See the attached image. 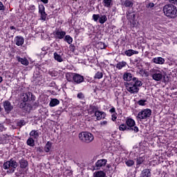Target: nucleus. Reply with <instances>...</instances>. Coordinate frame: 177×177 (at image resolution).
<instances>
[{
	"instance_id": "nucleus-29",
	"label": "nucleus",
	"mask_w": 177,
	"mask_h": 177,
	"mask_svg": "<svg viewBox=\"0 0 177 177\" xmlns=\"http://www.w3.org/2000/svg\"><path fill=\"white\" fill-rule=\"evenodd\" d=\"M145 161V158L144 157H138L137 158L136 160V168H139L140 167V165Z\"/></svg>"
},
{
	"instance_id": "nucleus-20",
	"label": "nucleus",
	"mask_w": 177,
	"mask_h": 177,
	"mask_svg": "<svg viewBox=\"0 0 177 177\" xmlns=\"http://www.w3.org/2000/svg\"><path fill=\"white\" fill-rule=\"evenodd\" d=\"M17 62H19V63H21L24 66H28V64H30V62L26 58H21L20 57H17Z\"/></svg>"
},
{
	"instance_id": "nucleus-5",
	"label": "nucleus",
	"mask_w": 177,
	"mask_h": 177,
	"mask_svg": "<svg viewBox=\"0 0 177 177\" xmlns=\"http://www.w3.org/2000/svg\"><path fill=\"white\" fill-rule=\"evenodd\" d=\"M136 124V123L135 122V120L133 119L127 118L126 120V125L130 131H134V132H139V128L135 126Z\"/></svg>"
},
{
	"instance_id": "nucleus-15",
	"label": "nucleus",
	"mask_w": 177,
	"mask_h": 177,
	"mask_svg": "<svg viewBox=\"0 0 177 177\" xmlns=\"http://www.w3.org/2000/svg\"><path fill=\"white\" fill-rule=\"evenodd\" d=\"M106 164H107L106 159H100V160H98L95 162V165H96L97 168H100L102 167H104Z\"/></svg>"
},
{
	"instance_id": "nucleus-50",
	"label": "nucleus",
	"mask_w": 177,
	"mask_h": 177,
	"mask_svg": "<svg viewBox=\"0 0 177 177\" xmlns=\"http://www.w3.org/2000/svg\"><path fill=\"white\" fill-rule=\"evenodd\" d=\"M0 131L1 132L5 131V126H3V124H0Z\"/></svg>"
},
{
	"instance_id": "nucleus-23",
	"label": "nucleus",
	"mask_w": 177,
	"mask_h": 177,
	"mask_svg": "<svg viewBox=\"0 0 177 177\" xmlns=\"http://www.w3.org/2000/svg\"><path fill=\"white\" fill-rule=\"evenodd\" d=\"M123 80L124 81H132V80H133V78L132 79V74L130 73H125L123 75Z\"/></svg>"
},
{
	"instance_id": "nucleus-9",
	"label": "nucleus",
	"mask_w": 177,
	"mask_h": 177,
	"mask_svg": "<svg viewBox=\"0 0 177 177\" xmlns=\"http://www.w3.org/2000/svg\"><path fill=\"white\" fill-rule=\"evenodd\" d=\"M127 91L130 93H138L139 88H138L133 83H127L126 84Z\"/></svg>"
},
{
	"instance_id": "nucleus-14",
	"label": "nucleus",
	"mask_w": 177,
	"mask_h": 177,
	"mask_svg": "<svg viewBox=\"0 0 177 177\" xmlns=\"http://www.w3.org/2000/svg\"><path fill=\"white\" fill-rule=\"evenodd\" d=\"M95 116L96 117L97 121H100V120H102V118H106V113L100 111H96L95 112Z\"/></svg>"
},
{
	"instance_id": "nucleus-45",
	"label": "nucleus",
	"mask_w": 177,
	"mask_h": 177,
	"mask_svg": "<svg viewBox=\"0 0 177 177\" xmlns=\"http://www.w3.org/2000/svg\"><path fill=\"white\" fill-rule=\"evenodd\" d=\"M146 100H141L138 101V104L139 106H145L146 104H145Z\"/></svg>"
},
{
	"instance_id": "nucleus-26",
	"label": "nucleus",
	"mask_w": 177,
	"mask_h": 177,
	"mask_svg": "<svg viewBox=\"0 0 177 177\" xmlns=\"http://www.w3.org/2000/svg\"><path fill=\"white\" fill-rule=\"evenodd\" d=\"M26 144L30 147H34V146H35V140H34V138L30 137L27 140Z\"/></svg>"
},
{
	"instance_id": "nucleus-57",
	"label": "nucleus",
	"mask_w": 177,
	"mask_h": 177,
	"mask_svg": "<svg viewBox=\"0 0 177 177\" xmlns=\"http://www.w3.org/2000/svg\"><path fill=\"white\" fill-rule=\"evenodd\" d=\"M2 81H3V80L2 79V77L0 76V84L2 82Z\"/></svg>"
},
{
	"instance_id": "nucleus-17",
	"label": "nucleus",
	"mask_w": 177,
	"mask_h": 177,
	"mask_svg": "<svg viewBox=\"0 0 177 177\" xmlns=\"http://www.w3.org/2000/svg\"><path fill=\"white\" fill-rule=\"evenodd\" d=\"M140 177H151V172L149 169H145L142 171Z\"/></svg>"
},
{
	"instance_id": "nucleus-59",
	"label": "nucleus",
	"mask_w": 177,
	"mask_h": 177,
	"mask_svg": "<svg viewBox=\"0 0 177 177\" xmlns=\"http://www.w3.org/2000/svg\"><path fill=\"white\" fill-rule=\"evenodd\" d=\"M106 167H107V168H111V165H108Z\"/></svg>"
},
{
	"instance_id": "nucleus-25",
	"label": "nucleus",
	"mask_w": 177,
	"mask_h": 177,
	"mask_svg": "<svg viewBox=\"0 0 177 177\" xmlns=\"http://www.w3.org/2000/svg\"><path fill=\"white\" fill-rule=\"evenodd\" d=\"M133 0H124L123 1V5L126 8H132L133 6V2H132Z\"/></svg>"
},
{
	"instance_id": "nucleus-22",
	"label": "nucleus",
	"mask_w": 177,
	"mask_h": 177,
	"mask_svg": "<svg viewBox=\"0 0 177 177\" xmlns=\"http://www.w3.org/2000/svg\"><path fill=\"white\" fill-rule=\"evenodd\" d=\"M60 104V101L56 98L51 99L49 106L50 107H55V106H57V104Z\"/></svg>"
},
{
	"instance_id": "nucleus-19",
	"label": "nucleus",
	"mask_w": 177,
	"mask_h": 177,
	"mask_svg": "<svg viewBox=\"0 0 177 177\" xmlns=\"http://www.w3.org/2000/svg\"><path fill=\"white\" fill-rule=\"evenodd\" d=\"M29 135L32 139H38V138H39V132H38V130H32Z\"/></svg>"
},
{
	"instance_id": "nucleus-36",
	"label": "nucleus",
	"mask_w": 177,
	"mask_h": 177,
	"mask_svg": "<svg viewBox=\"0 0 177 177\" xmlns=\"http://www.w3.org/2000/svg\"><path fill=\"white\" fill-rule=\"evenodd\" d=\"M28 165V162L25 160H20V167L21 168H26V167Z\"/></svg>"
},
{
	"instance_id": "nucleus-54",
	"label": "nucleus",
	"mask_w": 177,
	"mask_h": 177,
	"mask_svg": "<svg viewBox=\"0 0 177 177\" xmlns=\"http://www.w3.org/2000/svg\"><path fill=\"white\" fill-rule=\"evenodd\" d=\"M101 125H107V121H103L101 122Z\"/></svg>"
},
{
	"instance_id": "nucleus-18",
	"label": "nucleus",
	"mask_w": 177,
	"mask_h": 177,
	"mask_svg": "<svg viewBox=\"0 0 177 177\" xmlns=\"http://www.w3.org/2000/svg\"><path fill=\"white\" fill-rule=\"evenodd\" d=\"M138 54H139V51L134 50L133 49H129L124 51V55H126V56H128L129 57H131V56L133 55H138Z\"/></svg>"
},
{
	"instance_id": "nucleus-30",
	"label": "nucleus",
	"mask_w": 177,
	"mask_h": 177,
	"mask_svg": "<svg viewBox=\"0 0 177 177\" xmlns=\"http://www.w3.org/2000/svg\"><path fill=\"white\" fill-rule=\"evenodd\" d=\"M94 177H106V173L103 171H98L94 173Z\"/></svg>"
},
{
	"instance_id": "nucleus-51",
	"label": "nucleus",
	"mask_w": 177,
	"mask_h": 177,
	"mask_svg": "<svg viewBox=\"0 0 177 177\" xmlns=\"http://www.w3.org/2000/svg\"><path fill=\"white\" fill-rule=\"evenodd\" d=\"M110 113H115V108H111L110 110H109Z\"/></svg>"
},
{
	"instance_id": "nucleus-61",
	"label": "nucleus",
	"mask_w": 177,
	"mask_h": 177,
	"mask_svg": "<svg viewBox=\"0 0 177 177\" xmlns=\"http://www.w3.org/2000/svg\"><path fill=\"white\" fill-rule=\"evenodd\" d=\"M112 138H114V134H111Z\"/></svg>"
},
{
	"instance_id": "nucleus-35",
	"label": "nucleus",
	"mask_w": 177,
	"mask_h": 177,
	"mask_svg": "<svg viewBox=\"0 0 177 177\" xmlns=\"http://www.w3.org/2000/svg\"><path fill=\"white\" fill-rule=\"evenodd\" d=\"M119 130L122 131H130L128 126L125 124H121L119 126Z\"/></svg>"
},
{
	"instance_id": "nucleus-13",
	"label": "nucleus",
	"mask_w": 177,
	"mask_h": 177,
	"mask_svg": "<svg viewBox=\"0 0 177 177\" xmlns=\"http://www.w3.org/2000/svg\"><path fill=\"white\" fill-rule=\"evenodd\" d=\"M14 42L17 46H23V44H24V38L21 36H16Z\"/></svg>"
},
{
	"instance_id": "nucleus-56",
	"label": "nucleus",
	"mask_w": 177,
	"mask_h": 177,
	"mask_svg": "<svg viewBox=\"0 0 177 177\" xmlns=\"http://www.w3.org/2000/svg\"><path fill=\"white\" fill-rule=\"evenodd\" d=\"M10 30H16V28L15 26H10Z\"/></svg>"
},
{
	"instance_id": "nucleus-58",
	"label": "nucleus",
	"mask_w": 177,
	"mask_h": 177,
	"mask_svg": "<svg viewBox=\"0 0 177 177\" xmlns=\"http://www.w3.org/2000/svg\"><path fill=\"white\" fill-rule=\"evenodd\" d=\"M175 3V5H177V0H174V1Z\"/></svg>"
},
{
	"instance_id": "nucleus-44",
	"label": "nucleus",
	"mask_w": 177,
	"mask_h": 177,
	"mask_svg": "<svg viewBox=\"0 0 177 177\" xmlns=\"http://www.w3.org/2000/svg\"><path fill=\"white\" fill-rule=\"evenodd\" d=\"M28 10H31L32 12H34V10H35V6L31 4L30 6H29Z\"/></svg>"
},
{
	"instance_id": "nucleus-1",
	"label": "nucleus",
	"mask_w": 177,
	"mask_h": 177,
	"mask_svg": "<svg viewBox=\"0 0 177 177\" xmlns=\"http://www.w3.org/2000/svg\"><path fill=\"white\" fill-rule=\"evenodd\" d=\"M163 12L165 16L169 19H176L177 17L176 6L172 4H167L163 7Z\"/></svg>"
},
{
	"instance_id": "nucleus-3",
	"label": "nucleus",
	"mask_w": 177,
	"mask_h": 177,
	"mask_svg": "<svg viewBox=\"0 0 177 177\" xmlns=\"http://www.w3.org/2000/svg\"><path fill=\"white\" fill-rule=\"evenodd\" d=\"M79 138L84 142V143H91L95 138L93 137V134L89 132H82L79 134Z\"/></svg>"
},
{
	"instance_id": "nucleus-43",
	"label": "nucleus",
	"mask_w": 177,
	"mask_h": 177,
	"mask_svg": "<svg viewBox=\"0 0 177 177\" xmlns=\"http://www.w3.org/2000/svg\"><path fill=\"white\" fill-rule=\"evenodd\" d=\"M5 10V6H3L2 1H0V12H4Z\"/></svg>"
},
{
	"instance_id": "nucleus-47",
	"label": "nucleus",
	"mask_w": 177,
	"mask_h": 177,
	"mask_svg": "<svg viewBox=\"0 0 177 177\" xmlns=\"http://www.w3.org/2000/svg\"><path fill=\"white\" fill-rule=\"evenodd\" d=\"M26 102L23 101L22 102L20 103L19 107L20 109H24L26 107Z\"/></svg>"
},
{
	"instance_id": "nucleus-38",
	"label": "nucleus",
	"mask_w": 177,
	"mask_h": 177,
	"mask_svg": "<svg viewBox=\"0 0 177 177\" xmlns=\"http://www.w3.org/2000/svg\"><path fill=\"white\" fill-rule=\"evenodd\" d=\"M128 20H135V17H136V15L134 13H129L127 16Z\"/></svg>"
},
{
	"instance_id": "nucleus-27",
	"label": "nucleus",
	"mask_w": 177,
	"mask_h": 177,
	"mask_svg": "<svg viewBox=\"0 0 177 177\" xmlns=\"http://www.w3.org/2000/svg\"><path fill=\"white\" fill-rule=\"evenodd\" d=\"M133 81L134 83H133L137 88L138 86H142L143 85V83L137 77H133Z\"/></svg>"
},
{
	"instance_id": "nucleus-48",
	"label": "nucleus",
	"mask_w": 177,
	"mask_h": 177,
	"mask_svg": "<svg viewBox=\"0 0 177 177\" xmlns=\"http://www.w3.org/2000/svg\"><path fill=\"white\" fill-rule=\"evenodd\" d=\"M3 143H6L5 137H0V145H3Z\"/></svg>"
},
{
	"instance_id": "nucleus-34",
	"label": "nucleus",
	"mask_w": 177,
	"mask_h": 177,
	"mask_svg": "<svg viewBox=\"0 0 177 177\" xmlns=\"http://www.w3.org/2000/svg\"><path fill=\"white\" fill-rule=\"evenodd\" d=\"M106 21H107V17L106 15H102L100 17L99 23H100V24H104Z\"/></svg>"
},
{
	"instance_id": "nucleus-60",
	"label": "nucleus",
	"mask_w": 177,
	"mask_h": 177,
	"mask_svg": "<svg viewBox=\"0 0 177 177\" xmlns=\"http://www.w3.org/2000/svg\"><path fill=\"white\" fill-rule=\"evenodd\" d=\"M2 111V107L0 106V113Z\"/></svg>"
},
{
	"instance_id": "nucleus-11",
	"label": "nucleus",
	"mask_w": 177,
	"mask_h": 177,
	"mask_svg": "<svg viewBox=\"0 0 177 177\" xmlns=\"http://www.w3.org/2000/svg\"><path fill=\"white\" fill-rule=\"evenodd\" d=\"M39 13L41 15L40 20H43V21H46V16H48V15L45 12V6L43 4L39 5Z\"/></svg>"
},
{
	"instance_id": "nucleus-2",
	"label": "nucleus",
	"mask_w": 177,
	"mask_h": 177,
	"mask_svg": "<svg viewBox=\"0 0 177 177\" xmlns=\"http://www.w3.org/2000/svg\"><path fill=\"white\" fill-rule=\"evenodd\" d=\"M18 165L17 162L15 159H10L3 163V169H8L7 174H13Z\"/></svg>"
},
{
	"instance_id": "nucleus-53",
	"label": "nucleus",
	"mask_w": 177,
	"mask_h": 177,
	"mask_svg": "<svg viewBox=\"0 0 177 177\" xmlns=\"http://www.w3.org/2000/svg\"><path fill=\"white\" fill-rule=\"evenodd\" d=\"M153 6H154V3H149V8H153Z\"/></svg>"
},
{
	"instance_id": "nucleus-8",
	"label": "nucleus",
	"mask_w": 177,
	"mask_h": 177,
	"mask_svg": "<svg viewBox=\"0 0 177 177\" xmlns=\"http://www.w3.org/2000/svg\"><path fill=\"white\" fill-rule=\"evenodd\" d=\"M55 39H63L66 37V31L56 28L53 32Z\"/></svg>"
},
{
	"instance_id": "nucleus-4",
	"label": "nucleus",
	"mask_w": 177,
	"mask_h": 177,
	"mask_svg": "<svg viewBox=\"0 0 177 177\" xmlns=\"http://www.w3.org/2000/svg\"><path fill=\"white\" fill-rule=\"evenodd\" d=\"M151 115V111L149 109H143L138 113L137 118L140 121L142 120H147Z\"/></svg>"
},
{
	"instance_id": "nucleus-55",
	"label": "nucleus",
	"mask_w": 177,
	"mask_h": 177,
	"mask_svg": "<svg viewBox=\"0 0 177 177\" xmlns=\"http://www.w3.org/2000/svg\"><path fill=\"white\" fill-rule=\"evenodd\" d=\"M41 2H43V3H48V0H40Z\"/></svg>"
},
{
	"instance_id": "nucleus-37",
	"label": "nucleus",
	"mask_w": 177,
	"mask_h": 177,
	"mask_svg": "<svg viewBox=\"0 0 177 177\" xmlns=\"http://www.w3.org/2000/svg\"><path fill=\"white\" fill-rule=\"evenodd\" d=\"M124 162L127 167H132L135 165V162L132 160H126Z\"/></svg>"
},
{
	"instance_id": "nucleus-49",
	"label": "nucleus",
	"mask_w": 177,
	"mask_h": 177,
	"mask_svg": "<svg viewBox=\"0 0 177 177\" xmlns=\"http://www.w3.org/2000/svg\"><path fill=\"white\" fill-rule=\"evenodd\" d=\"M69 49L72 51L74 52V50H75V46H74V45L71 44L69 46Z\"/></svg>"
},
{
	"instance_id": "nucleus-16",
	"label": "nucleus",
	"mask_w": 177,
	"mask_h": 177,
	"mask_svg": "<svg viewBox=\"0 0 177 177\" xmlns=\"http://www.w3.org/2000/svg\"><path fill=\"white\" fill-rule=\"evenodd\" d=\"M153 63L155 64H164L165 63V59L161 57H155L152 59Z\"/></svg>"
},
{
	"instance_id": "nucleus-7",
	"label": "nucleus",
	"mask_w": 177,
	"mask_h": 177,
	"mask_svg": "<svg viewBox=\"0 0 177 177\" xmlns=\"http://www.w3.org/2000/svg\"><path fill=\"white\" fill-rule=\"evenodd\" d=\"M85 81V79L84 78V76L78 74V73H73V83L75 85H79V84H82Z\"/></svg>"
},
{
	"instance_id": "nucleus-6",
	"label": "nucleus",
	"mask_w": 177,
	"mask_h": 177,
	"mask_svg": "<svg viewBox=\"0 0 177 177\" xmlns=\"http://www.w3.org/2000/svg\"><path fill=\"white\" fill-rule=\"evenodd\" d=\"M152 79L154 81L160 82L162 80V72L160 70L153 69L152 70Z\"/></svg>"
},
{
	"instance_id": "nucleus-28",
	"label": "nucleus",
	"mask_w": 177,
	"mask_h": 177,
	"mask_svg": "<svg viewBox=\"0 0 177 177\" xmlns=\"http://www.w3.org/2000/svg\"><path fill=\"white\" fill-rule=\"evenodd\" d=\"M74 77L73 73H68L66 74V78L68 82H73V79Z\"/></svg>"
},
{
	"instance_id": "nucleus-52",
	"label": "nucleus",
	"mask_w": 177,
	"mask_h": 177,
	"mask_svg": "<svg viewBox=\"0 0 177 177\" xmlns=\"http://www.w3.org/2000/svg\"><path fill=\"white\" fill-rule=\"evenodd\" d=\"M117 120V116L115 115H112V120L115 121Z\"/></svg>"
},
{
	"instance_id": "nucleus-41",
	"label": "nucleus",
	"mask_w": 177,
	"mask_h": 177,
	"mask_svg": "<svg viewBox=\"0 0 177 177\" xmlns=\"http://www.w3.org/2000/svg\"><path fill=\"white\" fill-rule=\"evenodd\" d=\"M106 47L107 46H106L104 43L103 42L98 43V48H100V49H106Z\"/></svg>"
},
{
	"instance_id": "nucleus-42",
	"label": "nucleus",
	"mask_w": 177,
	"mask_h": 177,
	"mask_svg": "<svg viewBox=\"0 0 177 177\" xmlns=\"http://www.w3.org/2000/svg\"><path fill=\"white\" fill-rule=\"evenodd\" d=\"M100 17V15H96V14L93 15V19L94 20V21H97Z\"/></svg>"
},
{
	"instance_id": "nucleus-31",
	"label": "nucleus",
	"mask_w": 177,
	"mask_h": 177,
	"mask_svg": "<svg viewBox=\"0 0 177 177\" xmlns=\"http://www.w3.org/2000/svg\"><path fill=\"white\" fill-rule=\"evenodd\" d=\"M64 40L65 41V42H67V44H68L69 45H71V44H73V37H71V36L70 35H65V37H64Z\"/></svg>"
},
{
	"instance_id": "nucleus-12",
	"label": "nucleus",
	"mask_w": 177,
	"mask_h": 177,
	"mask_svg": "<svg viewBox=\"0 0 177 177\" xmlns=\"http://www.w3.org/2000/svg\"><path fill=\"white\" fill-rule=\"evenodd\" d=\"M22 102H31L32 100V93L30 92L23 93L21 95Z\"/></svg>"
},
{
	"instance_id": "nucleus-10",
	"label": "nucleus",
	"mask_w": 177,
	"mask_h": 177,
	"mask_svg": "<svg viewBox=\"0 0 177 177\" xmlns=\"http://www.w3.org/2000/svg\"><path fill=\"white\" fill-rule=\"evenodd\" d=\"M3 107L6 114H9L12 110H13V105L8 100H6L3 102Z\"/></svg>"
},
{
	"instance_id": "nucleus-33",
	"label": "nucleus",
	"mask_w": 177,
	"mask_h": 177,
	"mask_svg": "<svg viewBox=\"0 0 177 177\" xmlns=\"http://www.w3.org/2000/svg\"><path fill=\"white\" fill-rule=\"evenodd\" d=\"M113 0H103V5L105 8H111Z\"/></svg>"
},
{
	"instance_id": "nucleus-21",
	"label": "nucleus",
	"mask_w": 177,
	"mask_h": 177,
	"mask_svg": "<svg viewBox=\"0 0 177 177\" xmlns=\"http://www.w3.org/2000/svg\"><path fill=\"white\" fill-rule=\"evenodd\" d=\"M115 67L116 68H118V70H121L124 68V67H127V62L125 61L120 62L115 65Z\"/></svg>"
},
{
	"instance_id": "nucleus-39",
	"label": "nucleus",
	"mask_w": 177,
	"mask_h": 177,
	"mask_svg": "<svg viewBox=\"0 0 177 177\" xmlns=\"http://www.w3.org/2000/svg\"><path fill=\"white\" fill-rule=\"evenodd\" d=\"M94 78H95L97 80H100L101 78H103V73L97 72L94 76Z\"/></svg>"
},
{
	"instance_id": "nucleus-46",
	"label": "nucleus",
	"mask_w": 177,
	"mask_h": 177,
	"mask_svg": "<svg viewBox=\"0 0 177 177\" xmlns=\"http://www.w3.org/2000/svg\"><path fill=\"white\" fill-rule=\"evenodd\" d=\"M18 125L19 127H23L26 125V122L24 120H20L19 122H18Z\"/></svg>"
},
{
	"instance_id": "nucleus-40",
	"label": "nucleus",
	"mask_w": 177,
	"mask_h": 177,
	"mask_svg": "<svg viewBox=\"0 0 177 177\" xmlns=\"http://www.w3.org/2000/svg\"><path fill=\"white\" fill-rule=\"evenodd\" d=\"M77 97L80 100H84V99H85V95H84L82 92H80L77 93Z\"/></svg>"
},
{
	"instance_id": "nucleus-24",
	"label": "nucleus",
	"mask_w": 177,
	"mask_h": 177,
	"mask_svg": "<svg viewBox=\"0 0 177 177\" xmlns=\"http://www.w3.org/2000/svg\"><path fill=\"white\" fill-rule=\"evenodd\" d=\"M53 55L55 60L58 62V63H62V62H63V57H62V55H60L57 52L54 53Z\"/></svg>"
},
{
	"instance_id": "nucleus-32",
	"label": "nucleus",
	"mask_w": 177,
	"mask_h": 177,
	"mask_svg": "<svg viewBox=\"0 0 177 177\" xmlns=\"http://www.w3.org/2000/svg\"><path fill=\"white\" fill-rule=\"evenodd\" d=\"M50 149H52V142L48 141L44 147V151L46 153H49V151H50Z\"/></svg>"
}]
</instances>
